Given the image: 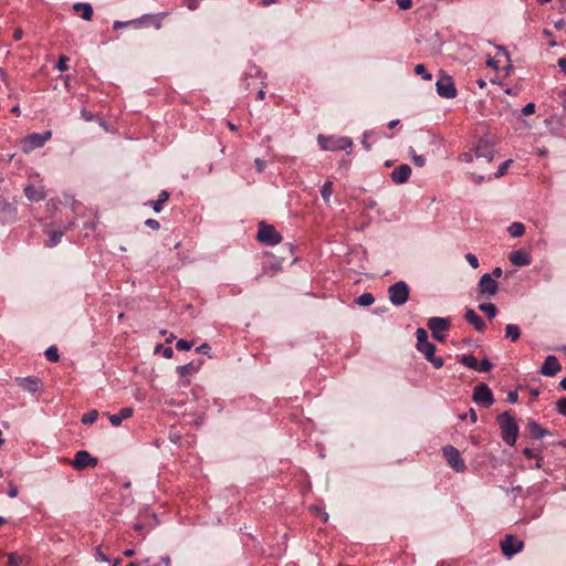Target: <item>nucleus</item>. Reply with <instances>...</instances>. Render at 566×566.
Here are the masks:
<instances>
[{"label": "nucleus", "mask_w": 566, "mask_h": 566, "mask_svg": "<svg viewBox=\"0 0 566 566\" xmlns=\"http://www.w3.org/2000/svg\"><path fill=\"white\" fill-rule=\"evenodd\" d=\"M417 349L422 353L428 361H430L434 368L439 369L443 366L444 360L440 356H434L436 345L428 340L427 331L422 327L417 328Z\"/></svg>", "instance_id": "obj_1"}, {"label": "nucleus", "mask_w": 566, "mask_h": 566, "mask_svg": "<svg viewBox=\"0 0 566 566\" xmlns=\"http://www.w3.org/2000/svg\"><path fill=\"white\" fill-rule=\"evenodd\" d=\"M494 156V150L492 148V144H475L474 154L472 153H462L459 156L461 161L472 163L474 159L478 163V166L483 169L484 166L489 165Z\"/></svg>", "instance_id": "obj_2"}, {"label": "nucleus", "mask_w": 566, "mask_h": 566, "mask_svg": "<svg viewBox=\"0 0 566 566\" xmlns=\"http://www.w3.org/2000/svg\"><path fill=\"white\" fill-rule=\"evenodd\" d=\"M496 419L503 441L509 446H514L518 434L516 420L507 411L499 415Z\"/></svg>", "instance_id": "obj_3"}, {"label": "nucleus", "mask_w": 566, "mask_h": 566, "mask_svg": "<svg viewBox=\"0 0 566 566\" xmlns=\"http://www.w3.org/2000/svg\"><path fill=\"white\" fill-rule=\"evenodd\" d=\"M256 239L265 245H275L282 241V235L272 224L261 221L258 226Z\"/></svg>", "instance_id": "obj_4"}, {"label": "nucleus", "mask_w": 566, "mask_h": 566, "mask_svg": "<svg viewBox=\"0 0 566 566\" xmlns=\"http://www.w3.org/2000/svg\"><path fill=\"white\" fill-rule=\"evenodd\" d=\"M410 294L408 284L403 281L394 283L388 287V297L392 305L401 306L407 303Z\"/></svg>", "instance_id": "obj_5"}, {"label": "nucleus", "mask_w": 566, "mask_h": 566, "mask_svg": "<svg viewBox=\"0 0 566 566\" xmlns=\"http://www.w3.org/2000/svg\"><path fill=\"white\" fill-rule=\"evenodd\" d=\"M432 337L438 342H444L446 336L443 332L448 331L451 326V321L448 317H431L427 323Z\"/></svg>", "instance_id": "obj_6"}, {"label": "nucleus", "mask_w": 566, "mask_h": 566, "mask_svg": "<svg viewBox=\"0 0 566 566\" xmlns=\"http://www.w3.org/2000/svg\"><path fill=\"white\" fill-rule=\"evenodd\" d=\"M502 554L511 558L515 554L520 553L524 547V542L521 541L516 535L506 534L500 542Z\"/></svg>", "instance_id": "obj_7"}, {"label": "nucleus", "mask_w": 566, "mask_h": 566, "mask_svg": "<svg viewBox=\"0 0 566 566\" xmlns=\"http://www.w3.org/2000/svg\"><path fill=\"white\" fill-rule=\"evenodd\" d=\"M442 454L448 462V464L455 472H464L467 470V465L457 448L453 446H446L442 448Z\"/></svg>", "instance_id": "obj_8"}, {"label": "nucleus", "mask_w": 566, "mask_h": 566, "mask_svg": "<svg viewBox=\"0 0 566 566\" xmlns=\"http://www.w3.org/2000/svg\"><path fill=\"white\" fill-rule=\"evenodd\" d=\"M439 96L443 98H453L457 96V88L451 76L440 72V76L436 83Z\"/></svg>", "instance_id": "obj_9"}, {"label": "nucleus", "mask_w": 566, "mask_h": 566, "mask_svg": "<svg viewBox=\"0 0 566 566\" xmlns=\"http://www.w3.org/2000/svg\"><path fill=\"white\" fill-rule=\"evenodd\" d=\"M70 463L75 470L80 471L86 468L96 467L98 459L92 457L91 453L86 450H80L75 453L74 459Z\"/></svg>", "instance_id": "obj_10"}, {"label": "nucleus", "mask_w": 566, "mask_h": 566, "mask_svg": "<svg viewBox=\"0 0 566 566\" xmlns=\"http://www.w3.org/2000/svg\"><path fill=\"white\" fill-rule=\"evenodd\" d=\"M472 398L476 403L483 405L484 407H490L494 402L492 390L486 384L478 385L473 390Z\"/></svg>", "instance_id": "obj_11"}, {"label": "nucleus", "mask_w": 566, "mask_h": 566, "mask_svg": "<svg viewBox=\"0 0 566 566\" xmlns=\"http://www.w3.org/2000/svg\"><path fill=\"white\" fill-rule=\"evenodd\" d=\"M497 291L499 283L492 277V275L489 273L483 274L478 283V293L480 295L493 296Z\"/></svg>", "instance_id": "obj_12"}, {"label": "nucleus", "mask_w": 566, "mask_h": 566, "mask_svg": "<svg viewBox=\"0 0 566 566\" xmlns=\"http://www.w3.org/2000/svg\"><path fill=\"white\" fill-rule=\"evenodd\" d=\"M268 260L262 265L261 274L255 276V280L259 281L262 275L265 274H274L282 270V263L284 261L283 256H275L273 254H266Z\"/></svg>", "instance_id": "obj_13"}, {"label": "nucleus", "mask_w": 566, "mask_h": 566, "mask_svg": "<svg viewBox=\"0 0 566 566\" xmlns=\"http://www.w3.org/2000/svg\"><path fill=\"white\" fill-rule=\"evenodd\" d=\"M17 214V207L13 202L0 196V221L2 223L10 222Z\"/></svg>", "instance_id": "obj_14"}, {"label": "nucleus", "mask_w": 566, "mask_h": 566, "mask_svg": "<svg viewBox=\"0 0 566 566\" xmlns=\"http://www.w3.org/2000/svg\"><path fill=\"white\" fill-rule=\"evenodd\" d=\"M562 369V366L557 359L556 356L554 355H548L541 369H539V373L543 375V376H548V377H553L555 376L558 371H560Z\"/></svg>", "instance_id": "obj_15"}, {"label": "nucleus", "mask_w": 566, "mask_h": 566, "mask_svg": "<svg viewBox=\"0 0 566 566\" xmlns=\"http://www.w3.org/2000/svg\"><path fill=\"white\" fill-rule=\"evenodd\" d=\"M163 15L161 14H144L138 19L133 20V25L136 28L154 25L156 29L161 28Z\"/></svg>", "instance_id": "obj_16"}, {"label": "nucleus", "mask_w": 566, "mask_h": 566, "mask_svg": "<svg viewBox=\"0 0 566 566\" xmlns=\"http://www.w3.org/2000/svg\"><path fill=\"white\" fill-rule=\"evenodd\" d=\"M410 175H411L410 166L407 164H402V165H399L398 167H396L391 171L390 177L395 184L401 185V184H405L408 181V179L410 178Z\"/></svg>", "instance_id": "obj_17"}, {"label": "nucleus", "mask_w": 566, "mask_h": 566, "mask_svg": "<svg viewBox=\"0 0 566 566\" xmlns=\"http://www.w3.org/2000/svg\"><path fill=\"white\" fill-rule=\"evenodd\" d=\"M17 381H18V385L22 389H24L31 394L38 392L42 387L41 380L38 377H33V376L18 378Z\"/></svg>", "instance_id": "obj_18"}, {"label": "nucleus", "mask_w": 566, "mask_h": 566, "mask_svg": "<svg viewBox=\"0 0 566 566\" xmlns=\"http://www.w3.org/2000/svg\"><path fill=\"white\" fill-rule=\"evenodd\" d=\"M465 321L478 332H483L486 327L484 321L473 308H467L464 313Z\"/></svg>", "instance_id": "obj_19"}, {"label": "nucleus", "mask_w": 566, "mask_h": 566, "mask_svg": "<svg viewBox=\"0 0 566 566\" xmlns=\"http://www.w3.org/2000/svg\"><path fill=\"white\" fill-rule=\"evenodd\" d=\"M24 195L28 200L39 202L45 199V190L43 187H36L34 185H28L24 187Z\"/></svg>", "instance_id": "obj_20"}, {"label": "nucleus", "mask_w": 566, "mask_h": 566, "mask_svg": "<svg viewBox=\"0 0 566 566\" xmlns=\"http://www.w3.org/2000/svg\"><path fill=\"white\" fill-rule=\"evenodd\" d=\"M133 413H134L133 408L125 407V408H122L117 413H114V415L105 413V415L108 417L111 423L114 427H118L122 424L123 420L130 418L133 416Z\"/></svg>", "instance_id": "obj_21"}, {"label": "nucleus", "mask_w": 566, "mask_h": 566, "mask_svg": "<svg viewBox=\"0 0 566 566\" xmlns=\"http://www.w3.org/2000/svg\"><path fill=\"white\" fill-rule=\"evenodd\" d=\"M509 259L511 263L516 266H526L530 265L532 262L531 255L523 250L513 251L510 254Z\"/></svg>", "instance_id": "obj_22"}, {"label": "nucleus", "mask_w": 566, "mask_h": 566, "mask_svg": "<svg viewBox=\"0 0 566 566\" xmlns=\"http://www.w3.org/2000/svg\"><path fill=\"white\" fill-rule=\"evenodd\" d=\"M527 431L536 440L542 439L543 437L549 434V431L545 428H543L539 423H537L534 420H531L527 423Z\"/></svg>", "instance_id": "obj_23"}, {"label": "nucleus", "mask_w": 566, "mask_h": 566, "mask_svg": "<svg viewBox=\"0 0 566 566\" xmlns=\"http://www.w3.org/2000/svg\"><path fill=\"white\" fill-rule=\"evenodd\" d=\"M73 223H70L69 226L64 227L62 230H52L49 232V239L46 240L45 245L49 248H53L61 242L62 237L64 235L65 231H67Z\"/></svg>", "instance_id": "obj_24"}, {"label": "nucleus", "mask_w": 566, "mask_h": 566, "mask_svg": "<svg viewBox=\"0 0 566 566\" xmlns=\"http://www.w3.org/2000/svg\"><path fill=\"white\" fill-rule=\"evenodd\" d=\"M73 10H74V12L81 13V17L84 20H86V21L92 20L93 8H92V6L90 3L77 2V3L73 4Z\"/></svg>", "instance_id": "obj_25"}, {"label": "nucleus", "mask_w": 566, "mask_h": 566, "mask_svg": "<svg viewBox=\"0 0 566 566\" xmlns=\"http://www.w3.org/2000/svg\"><path fill=\"white\" fill-rule=\"evenodd\" d=\"M170 193L167 190H163L157 200L149 201L146 205L150 206L156 213H159L163 210V205L168 201Z\"/></svg>", "instance_id": "obj_26"}, {"label": "nucleus", "mask_w": 566, "mask_h": 566, "mask_svg": "<svg viewBox=\"0 0 566 566\" xmlns=\"http://www.w3.org/2000/svg\"><path fill=\"white\" fill-rule=\"evenodd\" d=\"M52 136L51 130H45L42 134L33 133L25 136L21 142H48Z\"/></svg>", "instance_id": "obj_27"}, {"label": "nucleus", "mask_w": 566, "mask_h": 566, "mask_svg": "<svg viewBox=\"0 0 566 566\" xmlns=\"http://www.w3.org/2000/svg\"><path fill=\"white\" fill-rule=\"evenodd\" d=\"M505 337L516 342L521 337V328L515 324H507L505 326Z\"/></svg>", "instance_id": "obj_28"}, {"label": "nucleus", "mask_w": 566, "mask_h": 566, "mask_svg": "<svg viewBox=\"0 0 566 566\" xmlns=\"http://www.w3.org/2000/svg\"><path fill=\"white\" fill-rule=\"evenodd\" d=\"M322 150L326 151H336V150H345L347 154H350V150H347V148H352L353 144H345V145H338V144H321Z\"/></svg>", "instance_id": "obj_29"}, {"label": "nucleus", "mask_w": 566, "mask_h": 566, "mask_svg": "<svg viewBox=\"0 0 566 566\" xmlns=\"http://www.w3.org/2000/svg\"><path fill=\"white\" fill-rule=\"evenodd\" d=\"M509 233L511 234V237L513 238H520L524 234L525 232V227L523 223L521 222H513L509 229H507Z\"/></svg>", "instance_id": "obj_30"}, {"label": "nucleus", "mask_w": 566, "mask_h": 566, "mask_svg": "<svg viewBox=\"0 0 566 566\" xmlns=\"http://www.w3.org/2000/svg\"><path fill=\"white\" fill-rule=\"evenodd\" d=\"M459 361L470 369L476 370L478 368V359L473 355H463Z\"/></svg>", "instance_id": "obj_31"}, {"label": "nucleus", "mask_w": 566, "mask_h": 566, "mask_svg": "<svg viewBox=\"0 0 566 566\" xmlns=\"http://www.w3.org/2000/svg\"><path fill=\"white\" fill-rule=\"evenodd\" d=\"M479 310L484 312L490 319L494 318L497 310L493 303H484L479 305Z\"/></svg>", "instance_id": "obj_32"}, {"label": "nucleus", "mask_w": 566, "mask_h": 566, "mask_svg": "<svg viewBox=\"0 0 566 566\" xmlns=\"http://www.w3.org/2000/svg\"><path fill=\"white\" fill-rule=\"evenodd\" d=\"M374 302H375V297L371 293H364L355 300V303L360 306H369Z\"/></svg>", "instance_id": "obj_33"}, {"label": "nucleus", "mask_w": 566, "mask_h": 566, "mask_svg": "<svg viewBox=\"0 0 566 566\" xmlns=\"http://www.w3.org/2000/svg\"><path fill=\"white\" fill-rule=\"evenodd\" d=\"M98 418V411L93 409L82 416V423L83 424H92L94 423Z\"/></svg>", "instance_id": "obj_34"}, {"label": "nucleus", "mask_w": 566, "mask_h": 566, "mask_svg": "<svg viewBox=\"0 0 566 566\" xmlns=\"http://www.w3.org/2000/svg\"><path fill=\"white\" fill-rule=\"evenodd\" d=\"M196 371H197V367L192 363L177 367V373L181 377H185V376L190 375Z\"/></svg>", "instance_id": "obj_35"}, {"label": "nucleus", "mask_w": 566, "mask_h": 566, "mask_svg": "<svg viewBox=\"0 0 566 566\" xmlns=\"http://www.w3.org/2000/svg\"><path fill=\"white\" fill-rule=\"evenodd\" d=\"M332 190H333V182L332 181H326L322 186V188H321V196H322V198L324 199L325 202L329 201V198L332 196Z\"/></svg>", "instance_id": "obj_36"}, {"label": "nucleus", "mask_w": 566, "mask_h": 566, "mask_svg": "<svg viewBox=\"0 0 566 566\" xmlns=\"http://www.w3.org/2000/svg\"><path fill=\"white\" fill-rule=\"evenodd\" d=\"M46 359L52 363H56L60 360L59 350L55 346L49 347L44 353Z\"/></svg>", "instance_id": "obj_37"}, {"label": "nucleus", "mask_w": 566, "mask_h": 566, "mask_svg": "<svg viewBox=\"0 0 566 566\" xmlns=\"http://www.w3.org/2000/svg\"><path fill=\"white\" fill-rule=\"evenodd\" d=\"M415 72L416 74L421 75L426 81H430L432 78V75L427 71L423 64H417L415 66Z\"/></svg>", "instance_id": "obj_38"}, {"label": "nucleus", "mask_w": 566, "mask_h": 566, "mask_svg": "<svg viewBox=\"0 0 566 566\" xmlns=\"http://www.w3.org/2000/svg\"><path fill=\"white\" fill-rule=\"evenodd\" d=\"M492 367L493 364L488 358H483L481 361H478L476 371L486 373L490 371Z\"/></svg>", "instance_id": "obj_39"}, {"label": "nucleus", "mask_w": 566, "mask_h": 566, "mask_svg": "<svg viewBox=\"0 0 566 566\" xmlns=\"http://www.w3.org/2000/svg\"><path fill=\"white\" fill-rule=\"evenodd\" d=\"M70 61V57L66 56V55H60L59 56V60L56 62V65L55 67L61 71V72H65L69 70V65H67V62Z\"/></svg>", "instance_id": "obj_40"}, {"label": "nucleus", "mask_w": 566, "mask_h": 566, "mask_svg": "<svg viewBox=\"0 0 566 566\" xmlns=\"http://www.w3.org/2000/svg\"><path fill=\"white\" fill-rule=\"evenodd\" d=\"M512 163H513V160H512V159H507V160L503 161V163L499 166V168H497L496 172L494 174V178H496V179H497V178H501L502 176H504V175H505V172H506V169L510 167V165H511Z\"/></svg>", "instance_id": "obj_41"}, {"label": "nucleus", "mask_w": 566, "mask_h": 566, "mask_svg": "<svg viewBox=\"0 0 566 566\" xmlns=\"http://www.w3.org/2000/svg\"><path fill=\"white\" fill-rule=\"evenodd\" d=\"M523 454L528 459H539L542 451L539 449L524 448Z\"/></svg>", "instance_id": "obj_42"}, {"label": "nucleus", "mask_w": 566, "mask_h": 566, "mask_svg": "<svg viewBox=\"0 0 566 566\" xmlns=\"http://www.w3.org/2000/svg\"><path fill=\"white\" fill-rule=\"evenodd\" d=\"M310 510L313 513H315L316 515H318L324 523L328 522L329 516L321 506L314 505V506H311Z\"/></svg>", "instance_id": "obj_43"}, {"label": "nucleus", "mask_w": 566, "mask_h": 566, "mask_svg": "<svg viewBox=\"0 0 566 566\" xmlns=\"http://www.w3.org/2000/svg\"><path fill=\"white\" fill-rule=\"evenodd\" d=\"M193 345V340L179 339L176 343V348L178 350H189Z\"/></svg>", "instance_id": "obj_44"}, {"label": "nucleus", "mask_w": 566, "mask_h": 566, "mask_svg": "<svg viewBox=\"0 0 566 566\" xmlns=\"http://www.w3.org/2000/svg\"><path fill=\"white\" fill-rule=\"evenodd\" d=\"M22 563V557L17 553H10L8 555V566H20Z\"/></svg>", "instance_id": "obj_45"}, {"label": "nucleus", "mask_w": 566, "mask_h": 566, "mask_svg": "<svg viewBox=\"0 0 566 566\" xmlns=\"http://www.w3.org/2000/svg\"><path fill=\"white\" fill-rule=\"evenodd\" d=\"M410 155L416 166L422 167L426 164V158L422 155H417L413 148L410 147Z\"/></svg>", "instance_id": "obj_46"}, {"label": "nucleus", "mask_w": 566, "mask_h": 566, "mask_svg": "<svg viewBox=\"0 0 566 566\" xmlns=\"http://www.w3.org/2000/svg\"><path fill=\"white\" fill-rule=\"evenodd\" d=\"M556 410L559 415L566 416V397L560 398L556 402Z\"/></svg>", "instance_id": "obj_47"}, {"label": "nucleus", "mask_w": 566, "mask_h": 566, "mask_svg": "<svg viewBox=\"0 0 566 566\" xmlns=\"http://www.w3.org/2000/svg\"><path fill=\"white\" fill-rule=\"evenodd\" d=\"M465 260L469 262V264L473 269H478L479 268V260H478V258L473 253H467L465 254Z\"/></svg>", "instance_id": "obj_48"}, {"label": "nucleus", "mask_w": 566, "mask_h": 566, "mask_svg": "<svg viewBox=\"0 0 566 566\" xmlns=\"http://www.w3.org/2000/svg\"><path fill=\"white\" fill-rule=\"evenodd\" d=\"M535 104L534 103H527L523 108H522V114L525 115V116H528V115H532L535 113Z\"/></svg>", "instance_id": "obj_49"}, {"label": "nucleus", "mask_w": 566, "mask_h": 566, "mask_svg": "<svg viewBox=\"0 0 566 566\" xmlns=\"http://www.w3.org/2000/svg\"><path fill=\"white\" fill-rule=\"evenodd\" d=\"M145 226H146V227H148V228H149V229H151V230H155V231H156V230H159V228H160V223H159V221H158V220H156V219H147V220L145 221Z\"/></svg>", "instance_id": "obj_50"}, {"label": "nucleus", "mask_w": 566, "mask_h": 566, "mask_svg": "<svg viewBox=\"0 0 566 566\" xmlns=\"http://www.w3.org/2000/svg\"><path fill=\"white\" fill-rule=\"evenodd\" d=\"M400 10H409L412 7V0H397Z\"/></svg>", "instance_id": "obj_51"}, {"label": "nucleus", "mask_w": 566, "mask_h": 566, "mask_svg": "<svg viewBox=\"0 0 566 566\" xmlns=\"http://www.w3.org/2000/svg\"><path fill=\"white\" fill-rule=\"evenodd\" d=\"M470 175L475 185H480L485 180V177L482 174H476L475 171H471Z\"/></svg>", "instance_id": "obj_52"}, {"label": "nucleus", "mask_w": 566, "mask_h": 566, "mask_svg": "<svg viewBox=\"0 0 566 566\" xmlns=\"http://www.w3.org/2000/svg\"><path fill=\"white\" fill-rule=\"evenodd\" d=\"M127 25H133V20L130 21H115L114 24H113V29L114 30H119L122 28H125Z\"/></svg>", "instance_id": "obj_53"}, {"label": "nucleus", "mask_w": 566, "mask_h": 566, "mask_svg": "<svg viewBox=\"0 0 566 566\" xmlns=\"http://www.w3.org/2000/svg\"><path fill=\"white\" fill-rule=\"evenodd\" d=\"M210 349L211 348H210L209 344L208 343H203V344H201L200 346H198L196 348V352L199 353V354L208 355Z\"/></svg>", "instance_id": "obj_54"}, {"label": "nucleus", "mask_w": 566, "mask_h": 566, "mask_svg": "<svg viewBox=\"0 0 566 566\" xmlns=\"http://www.w3.org/2000/svg\"><path fill=\"white\" fill-rule=\"evenodd\" d=\"M18 493H19L18 486L15 484H13L12 482H10L9 483L8 495L10 497H15V496H18Z\"/></svg>", "instance_id": "obj_55"}, {"label": "nucleus", "mask_w": 566, "mask_h": 566, "mask_svg": "<svg viewBox=\"0 0 566 566\" xmlns=\"http://www.w3.org/2000/svg\"><path fill=\"white\" fill-rule=\"evenodd\" d=\"M95 558L99 562H109L108 557L101 551V548H96Z\"/></svg>", "instance_id": "obj_56"}, {"label": "nucleus", "mask_w": 566, "mask_h": 566, "mask_svg": "<svg viewBox=\"0 0 566 566\" xmlns=\"http://www.w3.org/2000/svg\"><path fill=\"white\" fill-rule=\"evenodd\" d=\"M81 116L86 122L93 120L95 118V116L90 111H87L85 108H83L81 111Z\"/></svg>", "instance_id": "obj_57"}, {"label": "nucleus", "mask_w": 566, "mask_h": 566, "mask_svg": "<svg viewBox=\"0 0 566 566\" xmlns=\"http://www.w3.org/2000/svg\"><path fill=\"white\" fill-rule=\"evenodd\" d=\"M517 399H518L517 391H515V390L509 391V394H507V401L510 403H515L517 401Z\"/></svg>", "instance_id": "obj_58"}, {"label": "nucleus", "mask_w": 566, "mask_h": 566, "mask_svg": "<svg viewBox=\"0 0 566 566\" xmlns=\"http://www.w3.org/2000/svg\"><path fill=\"white\" fill-rule=\"evenodd\" d=\"M254 163H255L258 172H262L264 170V168H265V163L262 159H260V158H256L254 160Z\"/></svg>", "instance_id": "obj_59"}, {"label": "nucleus", "mask_w": 566, "mask_h": 566, "mask_svg": "<svg viewBox=\"0 0 566 566\" xmlns=\"http://www.w3.org/2000/svg\"><path fill=\"white\" fill-rule=\"evenodd\" d=\"M22 36H23L22 29H20V28L14 29V31H13V39L15 41H20L22 39Z\"/></svg>", "instance_id": "obj_60"}, {"label": "nucleus", "mask_w": 566, "mask_h": 566, "mask_svg": "<svg viewBox=\"0 0 566 566\" xmlns=\"http://www.w3.org/2000/svg\"><path fill=\"white\" fill-rule=\"evenodd\" d=\"M163 355L165 358H171L174 356V349L171 347L163 348Z\"/></svg>", "instance_id": "obj_61"}, {"label": "nucleus", "mask_w": 566, "mask_h": 566, "mask_svg": "<svg viewBox=\"0 0 566 566\" xmlns=\"http://www.w3.org/2000/svg\"><path fill=\"white\" fill-rule=\"evenodd\" d=\"M557 64L560 71L566 74V57L558 59Z\"/></svg>", "instance_id": "obj_62"}, {"label": "nucleus", "mask_w": 566, "mask_h": 566, "mask_svg": "<svg viewBox=\"0 0 566 566\" xmlns=\"http://www.w3.org/2000/svg\"><path fill=\"white\" fill-rule=\"evenodd\" d=\"M502 273H503L502 269L500 266H496L493 269L491 275L494 279V277H500L502 275Z\"/></svg>", "instance_id": "obj_63"}, {"label": "nucleus", "mask_w": 566, "mask_h": 566, "mask_svg": "<svg viewBox=\"0 0 566 566\" xmlns=\"http://www.w3.org/2000/svg\"><path fill=\"white\" fill-rule=\"evenodd\" d=\"M143 566H159V563H150V558H145L140 562Z\"/></svg>", "instance_id": "obj_64"}]
</instances>
